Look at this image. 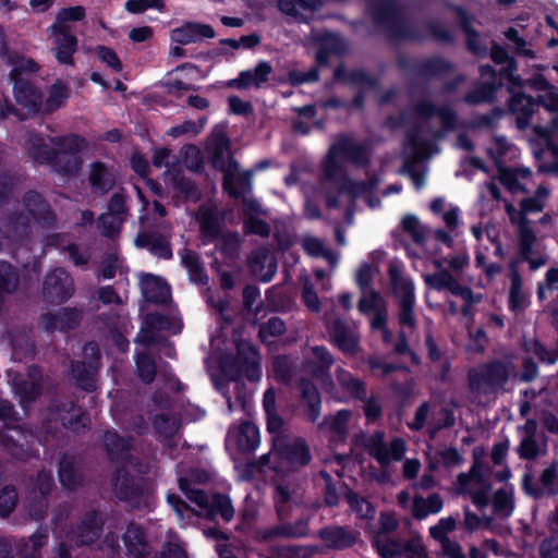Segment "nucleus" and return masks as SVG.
<instances>
[{
  "instance_id": "obj_13",
  "label": "nucleus",
  "mask_w": 558,
  "mask_h": 558,
  "mask_svg": "<svg viewBox=\"0 0 558 558\" xmlns=\"http://www.w3.org/2000/svg\"><path fill=\"white\" fill-rule=\"evenodd\" d=\"M170 158L171 155L169 149L159 148L155 150L153 162L158 168H167V171L163 173L166 183L172 185L173 189L179 190L186 197H192L194 195V185L189 180H185L179 171L170 169Z\"/></svg>"
},
{
  "instance_id": "obj_7",
  "label": "nucleus",
  "mask_w": 558,
  "mask_h": 558,
  "mask_svg": "<svg viewBox=\"0 0 558 558\" xmlns=\"http://www.w3.org/2000/svg\"><path fill=\"white\" fill-rule=\"evenodd\" d=\"M520 208V220L518 223L519 252L523 259H529L534 252V245L537 238L535 231L530 226L526 215L542 211L544 203L535 196L526 197L521 201Z\"/></svg>"
},
{
  "instance_id": "obj_30",
  "label": "nucleus",
  "mask_w": 558,
  "mask_h": 558,
  "mask_svg": "<svg viewBox=\"0 0 558 558\" xmlns=\"http://www.w3.org/2000/svg\"><path fill=\"white\" fill-rule=\"evenodd\" d=\"M474 461L468 473L461 472L457 476V483L460 487L461 492H466V487L470 482H474L478 485L490 483L484 475L485 470L487 469L486 464L481 461L480 457L476 454L474 450Z\"/></svg>"
},
{
  "instance_id": "obj_45",
  "label": "nucleus",
  "mask_w": 558,
  "mask_h": 558,
  "mask_svg": "<svg viewBox=\"0 0 558 558\" xmlns=\"http://www.w3.org/2000/svg\"><path fill=\"white\" fill-rule=\"evenodd\" d=\"M26 147L29 154L39 162L49 161L52 158V148L43 137L33 136L28 140Z\"/></svg>"
},
{
  "instance_id": "obj_28",
  "label": "nucleus",
  "mask_w": 558,
  "mask_h": 558,
  "mask_svg": "<svg viewBox=\"0 0 558 558\" xmlns=\"http://www.w3.org/2000/svg\"><path fill=\"white\" fill-rule=\"evenodd\" d=\"M336 379L344 392L354 400L365 399L367 390L365 381L353 376L349 371L338 367L336 369Z\"/></svg>"
},
{
  "instance_id": "obj_37",
  "label": "nucleus",
  "mask_w": 558,
  "mask_h": 558,
  "mask_svg": "<svg viewBox=\"0 0 558 558\" xmlns=\"http://www.w3.org/2000/svg\"><path fill=\"white\" fill-rule=\"evenodd\" d=\"M123 543L129 555L142 556L145 551L143 530L137 525H130L123 534Z\"/></svg>"
},
{
  "instance_id": "obj_62",
  "label": "nucleus",
  "mask_w": 558,
  "mask_h": 558,
  "mask_svg": "<svg viewBox=\"0 0 558 558\" xmlns=\"http://www.w3.org/2000/svg\"><path fill=\"white\" fill-rule=\"evenodd\" d=\"M272 371L278 381L288 384L292 378V368L286 355H278L272 361Z\"/></svg>"
},
{
  "instance_id": "obj_10",
  "label": "nucleus",
  "mask_w": 558,
  "mask_h": 558,
  "mask_svg": "<svg viewBox=\"0 0 558 558\" xmlns=\"http://www.w3.org/2000/svg\"><path fill=\"white\" fill-rule=\"evenodd\" d=\"M414 114L422 120H429L438 117L442 133H447L457 129V112L448 105L437 106L432 100L421 99L413 107Z\"/></svg>"
},
{
  "instance_id": "obj_33",
  "label": "nucleus",
  "mask_w": 558,
  "mask_h": 558,
  "mask_svg": "<svg viewBox=\"0 0 558 558\" xmlns=\"http://www.w3.org/2000/svg\"><path fill=\"white\" fill-rule=\"evenodd\" d=\"M244 429L243 424H236L229 428L226 437V450L238 463L244 456Z\"/></svg>"
},
{
  "instance_id": "obj_25",
  "label": "nucleus",
  "mask_w": 558,
  "mask_h": 558,
  "mask_svg": "<svg viewBox=\"0 0 558 558\" xmlns=\"http://www.w3.org/2000/svg\"><path fill=\"white\" fill-rule=\"evenodd\" d=\"M312 357L306 359L304 362V367L306 372L313 375H326L327 371H330L333 363L335 357L330 353V351L325 345H314L311 347Z\"/></svg>"
},
{
  "instance_id": "obj_38",
  "label": "nucleus",
  "mask_w": 558,
  "mask_h": 558,
  "mask_svg": "<svg viewBox=\"0 0 558 558\" xmlns=\"http://www.w3.org/2000/svg\"><path fill=\"white\" fill-rule=\"evenodd\" d=\"M232 342L235 348V354L229 353L222 361V368L226 374L235 377L233 369H240L243 363V340L242 332L236 330L233 335Z\"/></svg>"
},
{
  "instance_id": "obj_35",
  "label": "nucleus",
  "mask_w": 558,
  "mask_h": 558,
  "mask_svg": "<svg viewBox=\"0 0 558 558\" xmlns=\"http://www.w3.org/2000/svg\"><path fill=\"white\" fill-rule=\"evenodd\" d=\"M524 293L522 291V278L518 272L514 265L511 266V276H510V289H509V300L508 306L512 312H518L523 310L524 307Z\"/></svg>"
},
{
  "instance_id": "obj_43",
  "label": "nucleus",
  "mask_w": 558,
  "mask_h": 558,
  "mask_svg": "<svg viewBox=\"0 0 558 558\" xmlns=\"http://www.w3.org/2000/svg\"><path fill=\"white\" fill-rule=\"evenodd\" d=\"M182 264L187 269L192 281L204 283L207 276L204 274L203 266L197 254L192 251H184L181 255Z\"/></svg>"
},
{
  "instance_id": "obj_18",
  "label": "nucleus",
  "mask_w": 558,
  "mask_h": 558,
  "mask_svg": "<svg viewBox=\"0 0 558 558\" xmlns=\"http://www.w3.org/2000/svg\"><path fill=\"white\" fill-rule=\"evenodd\" d=\"M47 33L53 44V53L59 63L71 64L77 48V38L71 31H59L48 27Z\"/></svg>"
},
{
  "instance_id": "obj_51",
  "label": "nucleus",
  "mask_w": 558,
  "mask_h": 558,
  "mask_svg": "<svg viewBox=\"0 0 558 558\" xmlns=\"http://www.w3.org/2000/svg\"><path fill=\"white\" fill-rule=\"evenodd\" d=\"M522 349L525 352H533L537 359L549 365L556 363V357L554 356V352L549 351L543 342L538 339H533L532 341H524L522 344Z\"/></svg>"
},
{
  "instance_id": "obj_12",
  "label": "nucleus",
  "mask_w": 558,
  "mask_h": 558,
  "mask_svg": "<svg viewBox=\"0 0 558 558\" xmlns=\"http://www.w3.org/2000/svg\"><path fill=\"white\" fill-rule=\"evenodd\" d=\"M307 519H300L293 523H283L270 527L257 529L255 537L258 542L267 543L276 537L302 538L308 535Z\"/></svg>"
},
{
  "instance_id": "obj_56",
  "label": "nucleus",
  "mask_w": 558,
  "mask_h": 558,
  "mask_svg": "<svg viewBox=\"0 0 558 558\" xmlns=\"http://www.w3.org/2000/svg\"><path fill=\"white\" fill-rule=\"evenodd\" d=\"M270 232L271 228L266 220L254 215H248V209L246 210V235L254 234L262 238H268Z\"/></svg>"
},
{
  "instance_id": "obj_60",
  "label": "nucleus",
  "mask_w": 558,
  "mask_h": 558,
  "mask_svg": "<svg viewBox=\"0 0 558 558\" xmlns=\"http://www.w3.org/2000/svg\"><path fill=\"white\" fill-rule=\"evenodd\" d=\"M363 402V412L368 423H375L383 416V407L377 397H367L365 392V399L360 400Z\"/></svg>"
},
{
  "instance_id": "obj_48",
  "label": "nucleus",
  "mask_w": 558,
  "mask_h": 558,
  "mask_svg": "<svg viewBox=\"0 0 558 558\" xmlns=\"http://www.w3.org/2000/svg\"><path fill=\"white\" fill-rule=\"evenodd\" d=\"M286 331L284 322L277 317H270L266 323L259 326L258 336L263 342L267 341L269 337H279Z\"/></svg>"
},
{
  "instance_id": "obj_22",
  "label": "nucleus",
  "mask_w": 558,
  "mask_h": 558,
  "mask_svg": "<svg viewBox=\"0 0 558 558\" xmlns=\"http://www.w3.org/2000/svg\"><path fill=\"white\" fill-rule=\"evenodd\" d=\"M333 80L350 86H366L372 90L379 87V80L377 77L372 76L363 69L348 71L343 63L335 69Z\"/></svg>"
},
{
  "instance_id": "obj_23",
  "label": "nucleus",
  "mask_w": 558,
  "mask_h": 558,
  "mask_svg": "<svg viewBox=\"0 0 558 558\" xmlns=\"http://www.w3.org/2000/svg\"><path fill=\"white\" fill-rule=\"evenodd\" d=\"M140 283L144 298L149 302L163 303L170 298L169 286L157 276L142 275Z\"/></svg>"
},
{
  "instance_id": "obj_44",
  "label": "nucleus",
  "mask_w": 558,
  "mask_h": 558,
  "mask_svg": "<svg viewBox=\"0 0 558 558\" xmlns=\"http://www.w3.org/2000/svg\"><path fill=\"white\" fill-rule=\"evenodd\" d=\"M278 555L284 558H311L319 553L317 545H284L277 548Z\"/></svg>"
},
{
  "instance_id": "obj_11",
  "label": "nucleus",
  "mask_w": 558,
  "mask_h": 558,
  "mask_svg": "<svg viewBox=\"0 0 558 558\" xmlns=\"http://www.w3.org/2000/svg\"><path fill=\"white\" fill-rule=\"evenodd\" d=\"M272 448L283 460L291 464L306 466L312 461L311 449L306 440L302 437L295 438L293 441L286 439H275Z\"/></svg>"
},
{
  "instance_id": "obj_19",
  "label": "nucleus",
  "mask_w": 558,
  "mask_h": 558,
  "mask_svg": "<svg viewBox=\"0 0 558 558\" xmlns=\"http://www.w3.org/2000/svg\"><path fill=\"white\" fill-rule=\"evenodd\" d=\"M508 108L515 116V124L519 130H525L530 126L535 113L533 96L521 90L513 93L509 98Z\"/></svg>"
},
{
  "instance_id": "obj_46",
  "label": "nucleus",
  "mask_w": 558,
  "mask_h": 558,
  "mask_svg": "<svg viewBox=\"0 0 558 558\" xmlns=\"http://www.w3.org/2000/svg\"><path fill=\"white\" fill-rule=\"evenodd\" d=\"M148 328L158 330H168L172 333H177L181 330L182 324L178 318L169 319L158 314H151L146 318Z\"/></svg>"
},
{
  "instance_id": "obj_54",
  "label": "nucleus",
  "mask_w": 558,
  "mask_h": 558,
  "mask_svg": "<svg viewBox=\"0 0 558 558\" xmlns=\"http://www.w3.org/2000/svg\"><path fill=\"white\" fill-rule=\"evenodd\" d=\"M319 475L325 482L324 502L330 508L337 507L340 498L332 476L326 470H322Z\"/></svg>"
},
{
  "instance_id": "obj_31",
  "label": "nucleus",
  "mask_w": 558,
  "mask_h": 558,
  "mask_svg": "<svg viewBox=\"0 0 558 558\" xmlns=\"http://www.w3.org/2000/svg\"><path fill=\"white\" fill-rule=\"evenodd\" d=\"M86 16V10L82 5L66 7L60 9L54 22L49 26L52 29L71 31V23L80 22Z\"/></svg>"
},
{
  "instance_id": "obj_20",
  "label": "nucleus",
  "mask_w": 558,
  "mask_h": 558,
  "mask_svg": "<svg viewBox=\"0 0 558 558\" xmlns=\"http://www.w3.org/2000/svg\"><path fill=\"white\" fill-rule=\"evenodd\" d=\"M300 398L304 407V414L311 423H315L320 416L322 398L317 386L308 378L299 380Z\"/></svg>"
},
{
  "instance_id": "obj_63",
  "label": "nucleus",
  "mask_w": 558,
  "mask_h": 558,
  "mask_svg": "<svg viewBox=\"0 0 558 558\" xmlns=\"http://www.w3.org/2000/svg\"><path fill=\"white\" fill-rule=\"evenodd\" d=\"M32 383L14 381V391L21 398L22 403L34 399L39 392V385L36 383L35 375L31 374Z\"/></svg>"
},
{
  "instance_id": "obj_15",
  "label": "nucleus",
  "mask_w": 558,
  "mask_h": 558,
  "mask_svg": "<svg viewBox=\"0 0 558 558\" xmlns=\"http://www.w3.org/2000/svg\"><path fill=\"white\" fill-rule=\"evenodd\" d=\"M216 35L209 24L186 22L170 32V38L178 45H190L203 39L214 38Z\"/></svg>"
},
{
  "instance_id": "obj_49",
  "label": "nucleus",
  "mask_w": 558,
  "mask_h": 558,
  "mask_svg": "<svg viewBox=\"0 0 558 558\" xmlns=\"http://www.w3.org/2000/svg\"><path fill=\"white\" fill-rule=\"evenodd\" d=\"M338 157V155H332L330 148L328 156L323 165V175L325 180L333 181L337 183L340 180L342 173H345Z\"/></svg>"
},
{
  "instance_id": "obj_52",
  "label": "nucleus",
  "mask_w": 558,
  "mask_h": 558,
  "mask_svg": "<svg viewBox=\"0 0 558 558\" xmlns=\"http://www.w3.org/2000/svg\"><path fill=\"white\" fill-rule=\"evenodd\" d=\"M415 298L399 301L398 320L401 326L414 328L416 320L414 315Z\"/></svg>"
},
{
  "instance_id": "obj_40",
  "label": "nucleus",
  "mask_w": 558,
  "mask_h": 558,
  "mask_svg": "<svg viewBox=\"0 0 558 558\" xmlns=\"http://www.w3.org/2000/svg\"><path fill=\"white\" fill-rule=\"evenodd\" d=\"M367 451L381 466L390 463L388 447L384 441V434L376 432L366 444Z\"/></svg>"
},
{
  "instance_id": "obj_42",
  "label": "nucleus",
  "mask_w": 558,
  "mask_h": 558,
  "mask_svg": "<svg viewBox=\"0 0 558 558\" xmlns=\"http://www.w3.org/2000/svg\"><path fill=\"white\" fill-rule=\"evenodd\" d=\"M136 244L138 246L148 247L154 254L162 258L171 257V250L168 242L157 238L155 234H140L136 239Z\"/></svg>"
},
{
  "instance_id": "obj_26",
  "label": "nucleus",
  "mask_w": 558,
  "mask_h": 558,
  "mask_svg": "<svg viewBox=\"0 0 558 558\" xmlns=\"http://www.w3.org/2000/svg\"><path fill=\"white\" fill-rule=\"evenodd\" d=\"M246 268L253 271H259L258 277L262 282H269L277 272V262L269 257L267 251H262L253 256H246Z\"/></svg>"
},
{
  "instance_id": "obj_3",
  "label": "nucleus",
  "mask_w": 558,
  "mask_h": 558,
  "mask_svg": "<svg viewBox=\"0 0 558 558\" xmlns=\"http://www.w3.org/2000/svg\"><path fill=\"white\" fill-rule=\"evenodd\" d=\"M208 150L213 156V162L223 172V187L232 197H241L243 190V174L239 163L233 161L229 141L222 128H217L208 144Z\"/></svg>"
},
{
  "instance_id": "obj_50",
  "label": "nucleus",
  "mask_w": 558,
  "mask_h": 558,
  "mask_svg": "<svg viewBox=\"0 0 558 558\" xmlns=\"http://www.w3.org/2000/svg\"><path fill=\"white\" fill-rule=\"evenodd\" d=\"M403 231L411 235L415 244H423L426 240L425 232L421 228L420 220L414 215H407L401 221Z\"/></svg>"
},
{
  "instance_id": "obj_57",
  "label": "nucleus",
  "mask_w": 558,
  "mask_h": 558,
  "mask_svg": "<svg viewBox=\"0 0 558 558\" xmlns=\"http://www.w3.org/2000/svg\"><path fill=\"white\" fill-rule=\"evenodd\" d=\"M89 181L101 193L111 187V180L108 179V172L101 163H94L92 166Z\"/></svg>"
},
{
  "instance_id": "obj_14",
  "label": "nucleus",
  "mask_w": 558,
  "mask_h": 558,
  "mask_svg": "<svg viewBox=\"0 0 558 558\" xmlns=\"http://www.w3.org/2000/svg\"><path fill=\"white\" fill-rule=\"evenodd\" d=\"M317 536L330 550H344L353 547L357 541V533L341 525H327L318 530Z\"/></svg>"
},
{
  "instance_id": "obj_8",
  "label": "nucleus",
  "mask_w": 558,
  "mask_h": 558,
  "mask_svg": "<svg viewBox=\"0 0 558 558\" xmlns=\"http://www.w3.org/2000/svg\"><path fill=\"white\" fill-rule=\"evenodd\" d=\"M445 8L456 15L459 27L465 35L466 49L474 56H486L487 47L484 44H482L481 34L473 26V23L475 22V16L472 13H470L464 7L452 3L450 1L445 2Z\"/></svg>"
},
{
  "instance_id": "obj_29",
  "label": "nucleus",
  "mask_w": 558,
  "mask_h": 558,
  "mask_svg": "<svg viewBox=\"0 0 558 558\" xmlns=\"http://www.w3.org/2000/svg\"><path fill=\"white\" fill-rule=\"evenodd\" d=\"M388 276L393 295L398 298L399 301L407 298H415L413 281L402 275V270L399 266L390 265L388 268Z\"/></svg>"
},
{
  "instance_id": "obj_4",
  "label": "nucleus",
  "mask_w": 558,
  "mask_h": 558,
  "mask_svg": "<svg viewBox=\"0 0 558 558\" xmlns=\"http://www.w3.org/2000/svg\"><path fill=\"white\" fill-rule=\"evenodd\" d=\"M209 474L204 470H191V476L179 477V486L182 493L195 502L208 517L220 514L226 521L233 517V508L230 499L222 495H215L209 498L203 490L195 487L196 484H204L209 480Z\"/></svg>"
},
{
  "instance_id": "obj_17",
  "label": "nucleus",
  "mask_w": 558,
  "mask_h": 558,
  "mask_svg": "<svg viewBox=\"0 0 558 558\" xmlns=\"http://www.w3.org/2000/svg\"><path fill=\"white\" fill-rule=\"evenodd\" d=\"M331 342L344 354H356L360 351L359 337L340 318L335 319L329 326Z\"/></svg>"
},
{
  "instance_id": "obj_21",
  "label": "nucleus",
  "mask_w": 558,
  "mask_h": 558,
  "mask_svg": "<svg viewBox=\"0 0 558 558\" xmlns=\"http://www.w3.org/2000/svg\"><path fill=\"white\" fill-rule=\"evenodd\" d=\"M72 291V281L63 269H56L46 277L44 293L51 301L63 302Z\"/></svg>"
},
{
  "instance_id": "obj_55",
  "label": "nucleus",
  "mask_w": 558,
  "mask_h": 558,
  "mask_svg": "<svg viewBox=\"0 0 558 558\" xmlns=\"http://www.w3.org/2000/svg\"><path fill=\"white\" fill-rule=\"evenodd\" d=\"M457 521L453 517L441 518L437 524L429 527L430 536L439 543L446 541L448 533L454 531Z\"/></svg>"
},
{
  "instance_id": "obj_32",
  "label": "nucleus",
  "mask_w": 558,
  "mask_h": 558,
  "mask_svg": "<svg viewBox=\"0 0 558 558\" xmlns=\"http://www.w3.org/2000/svg\"><path fill=\"white\" fill-rule=\"evenodd\" d=\"M345 501L348 502L352 512H354L361 519H373L376 513V509L371 501L365 497L360 496L354 490L348 488L344 494Z\"/></svg>"
},
{
  "instance_id": "obj_9",
  "label": "nucleus",
  "mask_w": 558,
  "mask_h": 558,
  "mask_svg": "<svg viewBox=\"0 0 558 558\" xmlns=\"http://www.w3.org/2000/svg\"><path fill=\"white\" fill-rule=\"evenodd\" d=\"M539 484L534 482V477L530 472H525L522 476V490L525 495L541 499L545 495L555 496L558 494V468L554 462L544 469L539 475Z\"/></svg>"
},
{
  "instance_id": "obj_59",
  "label": "nucleus",
  "mask_w": 558,
  "mask_h": 558,
  "mask_svg": "<svg viewBox=\"0 0 558 558\" xmlns=\"http://www.w3.org/2000/svg\"><path fill=\"white\" fill-rule=\"evenodd\" d=\"M97 369V365L94 363H89L88 366L85 363H77L73 366V376L76 378L78 384L85 388H92L93 376Z\"/></svg>"
},
{
  "instance_id": "obj_1",
  "label": "nucleus",
  "mask_w": 558,
  "mask_h": 558,
  "mask_svg": "<svg viewBox=\"0 0 558 558\" xmlns=\"http://www.w3.org/2000/svg\"><path fill=\"white\" fill-rule=\"evenodd\" d=\"M9 64L12 66L10 77L13 82L16 106L12 108L7 102L0 101V117L5 118L13 112L24 119L40 112L43 93L28 78L31 74L38 70V65L33 60L24 57H10Z\"/></svg>"
},
{
  "instance_id": "obj_64",
  "label": "nucleus",
  "mask_w": 558,
  "mask_h": 558,
  "mask_svg": "<svg viewBox=\"0 0 558 558\" xmlns=\"http://www.w3.org/2000/svg\"><path fill=\"white\" fill-rule=\"evenodd\" d=\"M95 53L98 59L109 66L114 72H120L122 70V63L118 58L117 53L108 47L98 46L95 49Z\"/></svg>"
},
{
  "instance_id": "obj_61",
  "label": "nucleus",
  "mask_w": 558,
  "mask_h": 558,
  "mask_svg": "<svg viewBox=\"0 0 558 558\" xmlns=\"http://www.w3.org/2000/svg\"><path fill=\"white\" fill-rule=\"evenodd\" d=\"M451 278L452 275L449 270L440 269L437 272L424 275V282L429 289L442 291L447 289Z\"/></svg>"
},
{
  "instance_id": "obj_5",
  "label": "nucleus",
  "mask_w": 558,
  "mask_h": 558,
  "mask_svg": "<svg viewBox=\"0 0 558 558\" xmlns=\"http://www.w3.org/2000/svg\"><path fill=\"white\" fill-rule=\"evenodd\" d=\"M396 65L404 75H413L424 80L444 78L454 71V64L440 56L421 59L400 54L396 60Z\"/></svg>"
},
{
  "instance_id": "obj_41",
  "label": "nucleus",
  "mask_w": 558,
  "mask_h": 558,
  "mask_svg": "<svg viewBox=\"0 0 558 558\" xmlns=\"http://www.w3.org/2000/svg\"><path fill=\"white\" fill-rule=\"evenodd\" d=\"M340 194L356 198L359 195L369 192L372 184L366 181H354L347 173H342L340 180L337 182Z\"/></svg>"
},
{
  "instance_id": "obj_24",
  "label": "nucleus",
  "mask_w": 558,
  "mask_h": 558,
  "mask_svg": "<svg viewBox=\"0 0 558 558\" xmlns=\"http://www.w3.org/2000/svg\"><path fill=\"white\" fill-rule=\"evenodd\" d=\"M325 3V0H278V10L287 16L299 22H306L307 19L301 11L315 12Z\"/></svg>"
},
{
  "instance_id": "obj_2",
  "label": "nucleus",
  "mask_w": 558,
  "mask_h": 558,
  "mask_svg": "<svg viewBox=\"0 0 558 558\" xmlns=\"http://www.w3.org/2000/svg\"><path fill=\"white\" fill-rule=\"evenodd\" d=\"M372 16L374 22L385 29L389 39L393 43L412 41L418 44L425 40L424 34L418 27L405 17L398 0H376L372 4Z\"/></svg>"
},
{
  "instance_id": "obj_36",
  "label": "nucleus",
  "mask_w": 558,
  "mask_h": 558,
  "mask_svg": "<svg viewBox=\"0 0 558 558\" xmlns=\"http://www.w3.org/2000/svg\"><path fill=\"white\" fill-rule=\"evenodd\" d=\"M493 509L494 513L501 519L509 518L514 510L513 492H507L504 488H499L495 492L493 497Z\"/></svg>"
},
{
  "instance_id": "obj_39",
  "label": "nucleus",
  "mask_w": 558,
  "mask_h": 558,
  "mask_svg": "<svg viewBox=\"0 0 558 558\" xmlns=\"http://www.w3.org/2000/svg\"><path fill=\"white\" fill-rule=\"evenodd\" d=\"M339 52V39L333 35L324 37L316 49L315 62L318 66H328L332 54Z\"/></svg>"
},
{
  "instance_id": "obj_16",
  "label": "nucleus",
  "mask_w": 558,
  "mask_h": 558,
  "mask_svg": "<svg viewBox=\"0 0 558 558\" xmlns=\"http://www.w3.org/2000/svg\"><path fill=\"white\" fill-rule=\"evenodd\" d=\"M331 153L359 167H366L371 161L366 146L348 136H342L331 145Z\"/></svg>"
},
{
  "instance_id": "obj_27",
  "label": "nucleus",
  "mask_w": 558,
  "mask_h": 558,
  "mask_svg": "<svg viewBox=\"0 0 558 558\" xmlns=\"http://www.w3.org/2000/svg\"><path fill=\"white\" fill-rule=\"evenodd\" d=\"M502 85L504 83H496L495 81L478 83L472 90L465 94L464 101L469 105L493 102L496 99L497 92Z\"/></svg>"
},
{
  "instance_id": "obj_6",
  "label": "nucleus",
  "mask_w": 558,
  "mask_h": 558,
  "mask_svg": "<svg viewBox=\"0 0 558 558\" xmlns=\"http://www.w3.org/2000/svg\"><path fill=\"white\" fill-rule=\"evenodd\" d=\"M509 377L507 364L497 359L482 364L478 371L471 368L468 372L469 386L473 392L480 391L483 385L488 387L489 392H496L508 383Z\"/></svg>"
},
{
  "instance_id": "obj_34",
  "label": "nucleus",
  "mask_w": 558,
  "mask_h": 558,
  "mask_svg": "<svg viewBox=\"0 0 558 558\" xmlns=\"http://www.w3.org/2000/svg\"><path fill=\"white\" fill-rule=\"evenodd\" d=\"M69 88L64 84L57 82L50 87L48 97L45 100L43 99L40 112L50 113L61 108L69 98Z\"/></svg>"
},
{
  "instance_id": "obj_58",
  "label": "nucleus",
  "mask_w": 558,
  "mask_h": 558,
  "mask_svg": "<svg viewBox=\"0 0 558 558\" xmlns=\"http://www.w3.org/2000/svg\"><path fill=\"white\" fill-rule=\"evenodd\" d=\"M499 180L501 184L505 185V187L511 193L527 192L526 187L522 183H520L518 171L515 169L502 168L500 170Z\"/></svg>"
},
{
  "instance_id": "obj_47",
  "label": "nucleus",
  "mask_w": 558,
  "mask_h": 558,
  "mask_svg": "<svg viewBox=\"0 0 558 558\" xmlns=\"http://www.w3.org/2000/svg\"><path fill=\"white\" fill-rule=\"evenodd\" d=\"M452 295L461 298L466 303H480L483 299L481 293L475 294L468 286H462L453 276L447 289Z\"/></svg>"
},
{
  "instance_id": "obj_53",
  "label": "nucleus",
  "mask_w": 558,
  "mask_h": 558,
  "mask_svg": "<svg viewBox=\"0 0 558 558\" xmlns=\"http://www.w3.org/2000/svg\"><path fill=\"white\" fill-rule=\"evenodd\" d=\"M272 68L269 62H259L253 71H246V86L254 84L257 87L268 81V76L271 73Z\"/></svg>"
}]
</instances>
